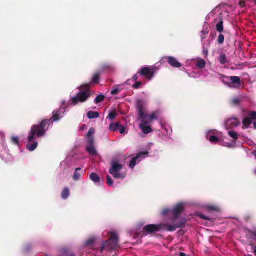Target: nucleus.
<instances>
[{
	"instance_id": "34",
	"label": "nucleus",
	"mask_w": 256,
	"mask_h": 256,
	"mask_svg": "<svg viewBox=\"0 0 256 256\" xmlns=\"http://www.w3.org/2000/svg\"><path fill=\"white\" fill-rule=\"evenodd\" d=\"M242 96H237V97H235V98H232L231 100V102L233 104L237 105V104H238L240 102L242 101Z\"/></svg>"
},
{
	"instance_id": "53",
	"label": "nucleus",
	"mask_w": 256,
	"mask_h": 256,
	"mask_svg": "<svg viewBox=\"0 0 256 256\" xmlns=\"http://www.w3.org/2000/svg\"><path fill=\"white\" fill-rule=\"evenodd\" d=\"M212 14H213V12H211L208 15V16L210 17V16H212Z\"/></svg>"
},
{
	"instance_id": "33",
	"label": "nucleus",
	"mask_w": 256,
	"mask_h": 256,
	"mask_svg": "<svg viewBox=\"0 0 256 256\" xmlns=\"http://www.w3.org/2000/svg\"><path fill=\"white\" fill-rule=\"evenodd\" d=\"M121 86H114L112 87V90L111 91V94L112 95H115L118 94L120 90H122L120 88Z\"/></svg>"
},
{
	"instance_id": "2",
	"label": "nucleus",
	"mask_w": 256,
	"mask_h": 256,
	"mask_svg": "<svg viewBox=\"0 0 256 256\" xmlns=\"http://www.w3.org/2000/svg\"><path fill=\"white\" fill-rule=\"evenodd\" d=\"M206 139L211 144H218L219 145L228 148H232L234 142H226L222 138V133L216 130H208L206 132Z\"/></svg>"
},
{
	"instance_id": "23",
	"label": "nucleus",
	"mask_w": 256,
	"mask_h": 256,
	"mask_svg": "<svg viewBox=\"0 0 256 256\" xmlns=\"http://www.w3.org/2000/svg\"><path fill=\"white\" fill-rule=\"evenodd\" d=\"M184 70H186V73L188 75V76L192 78H196L200 76V72H198L196 69L195 70H194L192 72H189L190 70V69H186L184 67L182 68Z\"/></svg>"
},
{
	"instance_id": "16",
	"label": "nucleus",
	"mask_w": 256,
	"mask_h": 256,
	"mask_svg": "<svg viewBox=\"0 0 256 256\" xmlns=\"http://www.w3.org/2000/svg\"><path fill=\"white\" fill-rule=\"evenodd\" d=\"M161 214L162 216H168L170 217L172 221V225H176L175 221L176 220V206H174L172 209L166 208L161 212Z\"/></svg>"
},
{
	"instance_id": "20",
	"label": "nucleus",
	"mask_w": 256,
	"mask_h": 256,
	"mask_svg": "<svg viewBox=\"0 0 256 256\" xmlns=\"http://www.w3.org/2000/svg\"><path fill=\"white\" fill-rule=\"evenodd\" d=\"M84 172L81 168H76L74 174L72 178L74 181H78L80 180L82 175L84 174Z\"/></svg>"
},
{
	"instance_id": "25",
	"label": "nucleus",
	"mask_w": 256,
	"mask_h": 256,
	"mask_svg": "<svg viewBox=\"0 0 256 256\" xmlns=\"http://www.w3.org/2000/svg\"><path fill=\"white\" fill-rule=\"evenodd\" d=\"M246 236L250 241L252 242V240L253 239L256 240V230H254V231H246Z\"/></svg>"
},
{
	"instance_id": "47",
	"label": "nucleus",
	"mask_w": 256,
	"mask_h": 256,
	"mask_svg": "<svg viewBox=\"0 0 256 256\" xmlns=\"http://www.w3.org/2000/svg\"><path fill=\"white\" fill-rule=\"evenodd\" d=\"M30 246L28 245L24 248V251L28 252V251L30 250Z\"/></svg>"
},
{
	"instance_id": "15",
	"label": "nucleus",
	"mask_w": 256,
	"mask_h": 256,
	"mask_svg": "<svg viewBox=\"0 0 256 256\" xmlns=\"http://www.w3.org/2000/svg\"><path fill=\"white\" fill-rule=\"evenodd\" d=\"M158 71L155 66L151 67L146 66L142 68L140 71V73L142 76H145L149 80L152 79L154 74Z\"/></svg>"
},
{
	"instance_id": "30",
	"label": "nucleus",
	"mask_w": 256,
	"mask_h": 256,
	"mask_svg": "<svg viewBox=\"0 0 256 256\" xmlns=\"http://www.w3.org/2000/svg\"><path fill=\"white\" fill-rule=\"evenodd\" d=\"M120 124L118 123L110 124L109 126V130L111 132H116L118 130Z\"/></svg>"
},
{
	"instance_id": "54",
	"label": "nucleus",
	"mask_w": 256,
	"mask_h": 256,
	"mask_svg": "<svg viewBox=\"0 0 256 256\" xmlns=\"http://www.w3.org/2000/svg\"><path fill=\"white\" fill-rule=\"evenodd\" d=\"M86 126V125H84V126H82V127L80 128V130H83V129H84V128H85Z\"/></svg>"
},
{
	"instance_id": "44",
	"label": "nucleus",
	"mask_w": 256,
	"mask_h": 256,
	"mask_svg": "<svg viewBox=\"0 0 256 256\" xmlns=\"http://www.w3.org/2000/svg\"><path fill=\"white\" fill-rule=\"evenodd\" d=\"M198 216L200 218H201L202 219H204V220H210V218H208V216H204V215L203 214H198Z\"/></svg>"
},
{
	"instance_id": "35",
	"label": "nucleus",
	"mask_w": 256,
	"mask_h": 256,
	"mask_svg": "<svg viewBox=\"0 0 256 256\" xmlns=\"http://www.w3.org/2000/svg\"><path fill=\"white\" fill-rule=\"evenodd\" d=\"M95 240L94 238H92L88 240L85 244L86 247H89L92 246L95 242Z\"/></svg>"
},
{
	"instance_id": "19",
	"label": "nucleus",
	"mask_w": 256,
	"mask_h": 256,
	"mask_svg": "<svg viewBox=\"0 0 256 256\" xmlns=\"http://www.w3.org/2000/svg\"><path fill=\"white\" fill-rule=\"evenodd\" d=\"M72 166V158H67L60 163V167L64 170H68Z\"/></svg>"
},
{
	"instance_id": "46",
	"label": "nucleus",
	"mask_w": 256,
	"mask_h": 256,
	"mask_svg": "<svg viewBox=\"0 0 256 256\" xmlns=\"http://www.w3.org/2000/svg\"><path fill=\"white\" fill-rule=\"evenodd\" d=\"M142 82H137L135 83V84L134 85V87L136 88H140V86L142 85Z\"/></svg>"
},
{
	"instance_id": "24",
	"label": "nucleus",
	"mask_w": 256,
	"mask_h": 256,
	"mask_svg": "<svg viewBox=\"0 0 256 256\" xmlns=\"http://www.w3.org/2000/svg\"><path fill=\"white\" fill-rule=\"evenodd\" d=\"M167 62V56H164L162 57L160 60L155 64L154 66L155 68L157 69L158 70H160L162 66H164L166 62Z\"/></svg>"
},
{
	"instance_id": "29",
	"label": "nucleus",
	"mask_w": 256,
	"mask_h": 256,
	"mask_svg": "<svg viewBox=\"0 0 256 256\" xmlns=\"http://www.w3.org/2000/svg\"><path fill=\"white\" fill-rule=\"evenodd\" d=\"M167 62L171 66L176 68V59L172 56H167Z\"/></svg>"
},
{
	"instance_id": "10",
	"label": "nucleus",
	"mask_w": 256,
	"mask_h": 256,
	"mask_svg": "<svg viewBox=\"0 0 256 256\" xmlns=\"http://www.w3.org/2000/svg\"><path fill=\"white\" fill-rule=\"evenodd\" d=\"M242 124L243 129L254 128L256 130V112L248 113V116L243 119Z\"/></svg>"
},
{
	"instance_id": "21",
	"label": "nucleus",
	"mask_w": 256,
	"mask_h": 256,
	"mask_svg": "<svg viewBox=\"0 0 256 256\" xmlns=\"http://www.w3.org/2000/svg\"><path fill=\"white\" fill-rule=\"evenodd\" d=\"M218 60L222 65H225L228 64L230 62V60L226 56V54L222 52L220 54L218 58Z\"/></svg>"
},
{
	"instance_id": "39",
	"label": "nucleus",
	"mask_w": 256,
	"mask_h": 256,
	"mask_svg": "<svg viewBox=\"0 0 256 256\" xmlns=\"http://www.w3.org/2000/svg\"><path fill=\"white\" fill-rule=\"evenodd\" d=\"M224 35L220 34L218 36V44H223V43L224 42Z\"/></svg>"
},
{
	"instance_id": "18",
	"label": "nucleus",
	"mask_w": 256,
	"mask_h": 256,
	"mask_svg": "<svg viewBox=\"0 0 256 256\" xmlns=\"http://www.w3.org/2000/svg\"><path fill=\"white\" fill-rule=\"evenodd\" d=\"M240 124V122L238 118H232L226 121L225 126L226 129H232L238 126Z\"/></svg>"
},
{
	"instance_id": "49",
	"label": "nucleus",
	"mask_w": 256,
	"mask_h": 256,
	"mask_svg": "<svg viewBox=\"0 0 256 256\" xmlns=\"http://www.w3.org/2000/svg\"><path fill=\"white\" fill-rule=\"evenodd\" d=\"M138 78V74H135L133 78H132V79L134 80H136Z\"/></svg>"
},
{
	"instance_id": "3",
	"label": "nucleus",
	"mask_w": 256,
	"mask_h": 256,
	"mask_svg": "<svg viewBox=\"0 0 256 256\" xmlns=\"http://www.w3.org/2000/svg\"><path fill=\"white\" fill-rule=\"evenodd\" d=\"M90 84H85L80 86L78 88L79 92L74 96L72 97L69 101V104L72 106H76L78 103H83L86 102L90 98L91 94L90 90Z\"/></svg>"
},
{
	"instance_id": "9",
	"label": "nucleus",
	"mask_w": 256,
	"mask_h": 256,
	"mask_svg": "<svg viewBox=\"0 0 256 256\" xmlns=\"http://www.w3.org/2000/svg\"><path fill=\"white\" fill-rule=\"evenodd\" d=\"M122 165L116 160H113L112 162V166L109 170V172L116 179L123 180L126 177V174L120 172L122 168Z\"/></svg>"
},
{
	"instance_id": "14",
	"label": "nucleus",
	"mask_w": 256,
	"mask_h": 256,
	"mask_svg": "<svg viewBox=\"0 0 256 256\" xmlns=\"http://www.w3.org/2000/svg\"><path fill=\"white\" fill-rule=\"evenodd\" d=\"M149 152L146 150L143 152L138 153L136 156L134 157L130 160L129 167L131 169H133L136 164L140 162L142 160L148 156Z\"/></svg>"
},
{
	"instance_id": "55",
	"label": "nucleus",
	"mask_w": 256,
	"mask_h": 256,
	"mask_svg": "<svg viewBox=\"0 0 256 256\" xmlns=\"http://www.w3.org/2000/svg\"><path fill=\"white\" fill-rule=\"evenodd\" d=\"M138 237H140V236H134V238H138Z\"/></svg>"
},
{
	"instance_id": "42",
	"label": "nucleus",
	"mask_w": 256,
	"mask_h": 256,
	"mask_svg": "<svg viewBox=\"0 0 256 256\" xmlns=\"http://www.w3.org/2000/svg\"><path fill=\"white\" fill-rule=\"evenodd\" d=\"M113 66L111 64H105L102 66L104 70H112L113 69Z\"/></svg>"
},
{
	"instance_id": "17",
	"label": "nucleus",
	"mask_w": 256,
	"mask_h": 256,
	"mask_svg": "<svg viewBox=\"0 0 256 256\" xmlns=\"http://www.w3.org/2000/svg\"><path fill=\"white\" fill-rule=\"evenodd\" d=\"M145 102L142 100H138L136 101V106L138 112L139 118H142L149 114H146L144 112Z\"/></svg>"
},
{
	"instance_id": "48",
	"label": "nucleus",
	"mask_w": 256,
	"mask_h": 256,
	"mask_svg": "<svg viewBox=\"0 0 256 256\" xmlns=\"http://www.w3.org/2000/svg\"><path fill=\"white\" fill-rule=\"evenodd\" d=\"M2 146H3V148H4V149L5 150H6L7 148H8V146H6V144H5V142H3L2 144Z\"/></svg>"
},
{
	"instance_id": "45",
	"label": "nucleus",
	"mask_w": 256,
	"mask_h": 256,
	"mask_svg": "<svg viewBox=\"0 0 256 256\" xmlns=\"http://www.w3.org/2000/svg\"><path fill=\"white\" fill-rule=\"evenodd\" d=\"M250 242V245L252 246V250H254V255L256 256V245L254 246L252 242L249 241Z\"/></svg>"
},
{
	"instance_id": "26",
	"label": "nucleus",
	"mask_w": 256,
	"mask_h": 256,
	"mask_svg": "<svg viewBox=\"0 0 256 256\" xmlns=\"http://www.w3.org/2000/svg\"><path fill=\"white\" fill-rule=\"evenodd\" d=\"M228 134L230 137L233 138V140H232L230 142H232L234 141V147L236 145V140L238 138V134L234 131L230 130L228 132Z\"/></svg>"
},
{
	"instance_id": "28",
	"label": "nucleus",
	"mask_w": 256,
	"mask_h": 256,
	"mask_svg": "<svg viewBox=\"0 0 256 256\" xmlns=\"http://www.w3.org/2000/svg\"><path fill=\"white\" fill-rule=\"evenodd\" d=\"M87 116L89 119H94L98 118L100 114L97 112L90 111L88 113Z\"/></svg>"
},
{
	"instance_id": "36",
	"label": "nucleus",
	"mask_w": 256,
	"mask_h": 256,
	"mask_svg": "<svg viewBox=\"0 0 256 256\" xmlns=\"http://www.w3.org/2000/svg\"><path fill=\"white\" fill-rule=\"evenodd\" d=\"M104 98V96L102 94L98 96L94 100V102L98 104L102 102Z\"/></svg>"
},
{
	"instance_id": "7",
	"label": "nucleus",
	"mask_w": 256,
	"mask_h": 256,
	"mask_svg": "<svg viewBox=\"0 0 256 256\" xmlns=\"http://www.w3.org/2000/svg\"><path fill=\"white\" fill-rule=\"evenodd\" d=\"M94 128H92L86 134L87 145L86 150L89 154L96 156L98 155V152L94 145Z\"/></svg>"
},
{
	"instance_id": "27",
	"label": "nucleus",
	"mask_w": 256,
	"mask_h": 256,
	"mask_svg": "<svg viewBox=\"0 0 256 256\" xmlns=\"http://www.w3.org/2000/svg\"><path fill=\"white\" fill-rule=\"evenodd\" d=\"M90 179L97 184H100V176L94 172L90 174Z\"/></svg>"
},
{
	"instance_id": "11",
	"label": "nucleus",
	"mask_w": 256,
	"mask_h": 256,
	"mask_svg": "<svg viewBox=\"0 0 256 256\" xmlns=\"http://www.w3.org/2000/svg\"><path fill=\"white\" fill-rule=\"evenodd\" d=\"M222 82L230 88H240L241 86L240 78L236 76H223Z\"/></svg>"
},
{
	"instance_id": "40",
	"label": "nucleus",
	"mask_w": 256,
	"mask_h": 256,
	"mask_svg": "<svg viewBox=\"0 0 256 256\" xmlns=\"http://www.w3.org/2000/svg\"><path fill=\"white\" fill-rule=\"evenodd\" d=\"M12 142L18 146L19 144V138L18 136H12Z\"/></svg>"
},
{
	"instance_id": "50",
	"label": "nucleus",
	"mask_w": 256,
	"mask_h": 256,
	"mask_svg": "<svg viewBox=\"0 0 256 256\" xmlns=\"http://www.w3.org/2000/svg\"><path fill=\"white\" fill-rule=\"evenodd\" d=\"M182 66V64L180 62H177V68H180Z\"/></svg>"
},
{
	"instance_id": "4",
	"label": "nucleus",
	"mask_w": 256,
	"mask_h": 256,
	"mask_svg": "<svg viewBox=\"0 0 256 256\" xmlns=\"http://www.w3.org/2000/svg\"><path fill=\"white\" fill-rule=\"evenodd\" d=\"M165 230L171 232L174 231L176 230V226L174 224L170 226L168 224L164 223H161L158 224H148L144 228L142 236L154 234L158 232Z\"/></svg>"
},
{
	"instance_id": "41",
	"label": "nucleus",
	"mask_w": 256,
	"mask_h": 256,
	"mask_svg": "<svg viewBox=\"0 0 256 256\" xmlns=\"http://www.w3.org/2000/svg\"><path fill=\"white\" fill-rule=\"evenodd\" d=\"M106 179H107V184H108V186H112L114 184V182H113L112 180V178L109 176H107Z\"/></svg>"
},
{
	"instance_id": "56",
	"label": "nucleus",
	"mask_w": 256,
	"mask_h": 256,
	"mask_svg": "<svg viewBox=\"0 0 256 256\" xmlns=\"http://www.w3.org/2000/svg\"><path fill=\"white\" fill-rule=\"evenodd\" d=\"M70 256H74L73 254H70Z\"/></svg>"
},
{
	"instance_id": "13",
	"label": "nucleus",
	"mask_w": 256,
	"mask_h": 256,
	"mask_svg": "<svg viewBox=\"0 0 256 256\" xmlns=\"http://www.w3.org/2000/svg\"><path fill=\"white\" fill-rule=\"evenodd\" d=\"M186 204V203L183 202L177 204V228H182L186 224V218H182L180 219L178 215L184 211Z\"/></svg>"
},
{
	"instance_id": "12",
	"label": "nucleus",
	"mask_w": 256,
	"mask_h": 256,
	"mask_svg": "<svg viewBox=\"0 0 256 256\" xmlns=\"http://www.w3.org/2000/svg\"><path fill=\"white\" fill-rule=\"evenodd\" d=\"M206 62L204 60L197 58L187 60L186 66L192 68V70H195L196 68L202 69L206 66Z\"/></svg>"
},
{
	"instance_id": "8",
	"label": "nucleus",
	"mask_w": 256,
	"mask_h": 256,
	"mask_svg": "<svg viewBox=\"0 0 256 256\" xmlns=\"http://www.w3.org/2000/svg\"><path fill=\"white\" fill-rule=\"evenodd\" d=\"M208 24H205L204 25L202 30L201 32V38L203 44L202 54L204 55L205 58H206L208 56V50L211 42L209 39L206 40V36L208 35Z\"/></svg>"
},
{
	"instance_id": "52",
	"label": "nucleus",
	"mask_w": 256,
	"mask_h": 256,
	"mask_svg": "<svg viewBox=\"0 0 256 256\" xmlns=\"http://www.w3.org/2000/svg\"><path fill=\"white\" fill-rule=\"evenodd\" d=\"M180 256H187L184 252H180Z\"/></svg>"
},
{
	"instance_id": "43",
	"label": "nucleus",
	"mask_w": 256,
	"mask_h": 256,
	"mask_svg": "<svg viewBox=\"0 0 256 256\" xmlns=\"http://www.w3.org/2000/svg\"><path fill=\"white\" fill-rule=\"evenodd\" d=\"M118 130L120 134H124L126 132V128L124 126L120 125Z\"/></svg>"
},
{
	"instance_id": "6",
	"label": "nucleus",
	"mask_w": 256,
	"mask_h": 256,
	"mask_svg": "<svg viewBox=\"0 0 256 256\" xmlns=\"http://www.w3.org/2000/svg\"><path fill=\"white\" fill-rule=\"evenodd\" d=\"M140 122V128L144 134H148L152 132L151 124L154 120H158V114L154 112L142 118H138Z\"/></svg>"
},
{
	"instance_id": "1",
	"label": "nucleus",
	"mask_w": 256,
	"mask_h": 256,
	"mask_svg": "<svg viewBox=\"0 0 256 256\" xmlns=\"http://www.w3.org/2000/svg\"><path fill=\"white\" fill-rule=\"evenodd\" d=\"M65 102H62L60 108L53 112L52 116L49 120H42L39 124L34 125L28 136V144L26 148L30 152L35 150L38 147V142L36 141V138H40L44 136L50 126L54 122L59 120L64 116L66 112Z\"/></svg>"
},
{
	"instance_id": "51",
	"label": "nucleus",
	"mask_w": 256,
	"mask_h": 256,
	"mask_svg": "<svg viewBox=\"0 0 256 256\" xmlns=\"http://www.w3.org/2000/svg\"><path fill=\"white\" fill-rule=\"evenodd\" d=\"M252 154L254 156L255 158L256 159V151L253 152Z\"/></svg>"
},
{
	"instance_id": "5",
	"label": "nucleus",
	"mask_w": 256,
	"mask_h": 256,
	"mask_svg": "<svg viewBox=\"0 0 256 256\" xmlns=\"http://www.w3.org/2000/svg\"><path fill=\"white\" fill-rule=\"evenodd\" d=\"M110 239L104 242L100 250L96 252V256H102V254L106 250H112L118 247V236L115 232H110Z\"/></svg>"
},
{
	"instance_id": "32",
	"label": "nucleus",
	"mask_w": 256,
	"mask_h": 256,
	"mask_svg": "<svg viewBox=\"0 0 256 256\" xmlns=\"http://www.w3.org/2000/svg\"><path fill=\"white\" fill-rule=\"evenodd\" d=\"M206 208L209 211H218L220 208L216 205H207Z\"/></svg>"
},
{
	"instance_id": "22",
	"label": "nucleus",
	"mask_w": 256,
	"mask_h": 256,
	"mask_svg": "<svg viewBox=\"0 0 256 256\" xmlns=\"http://www.w3.org/2000/svg\"><path fill=\"white\" fill-rule=\"evenodd\" d=\"M214 24H216V28L218 32H222L224 30L223 22L219 16H218V18H216V22H214Z\"/></svg>"
},
{
	"instance_id": "38",
	"label": "nucleus",
	"mask_w": 256,
	"mask_h": 256,
	"mask_svg": "<svg viewBox=\"0 0 256 256\" xmlns=\"http://www.w3.org/2000/svg\"><path fill=\"white\" fill-rule=\"evenodd\" d=\"M99 79H100L99 74H94V76L92 78V82H94V84H97L98 82Z\"/></svg>"
},
{
	"instance_id": "31",
	"label": "nucleus",
	"mask_w": 256,
	"mask_h": 256,
	"mask_svg": "<svg viewBox=\"0 0 256 256\" xmlns=\"http://www.w3.org/2000/svg\"><path fill=\"white\" fill-rule=\"evenodd\" d=\"M70 190L68 188H66L62 190V197L64 200H66L70 196Z\"/></svg>"
},
{
	"instance_id": "57",
	"label": "nucleus",
	"mask_w": 256,
	"mask_h": 256,
	"mask_svg": "<svg viewBox=\"0 0 256 256\" xmlns=\"http://www.w3.org/2000/svg\"><path fill=\"white\" fill-rule=\"evenodd\" d=\"M254 173L256 174V169L254 170Z\"/></svg>"
},
{
	"instance_id": "37",
	"label": "nucleus",
	"mask_w": 256,
	"mask_h": 256,
	"mask_svg": "<svg viewBox=\"0 0 256 256\" xmlns=\"http://www.w3.org/2000/svg\"><path fill=\"white\" fill-rule=\"evenodd\" d=\"M117 116V114L116 112L113 111L110 113L107 118L110 120H113Z\"/></svg>"
}]
</instances>
